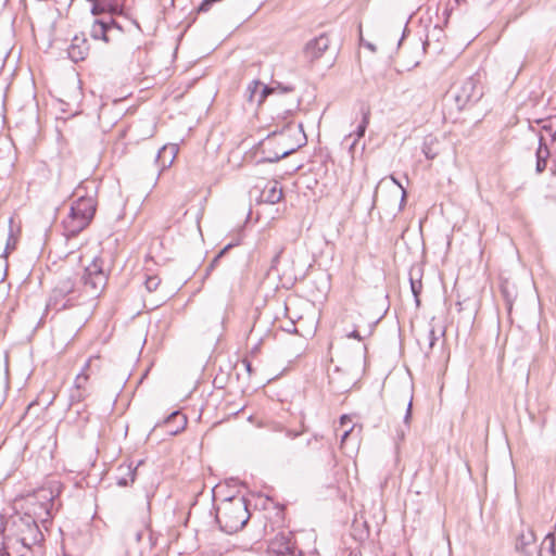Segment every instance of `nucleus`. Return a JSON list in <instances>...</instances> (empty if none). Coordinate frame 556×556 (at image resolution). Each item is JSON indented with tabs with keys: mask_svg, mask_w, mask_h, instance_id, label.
<instances>
[{
	"mask_svg": "<svg viewBox=\"0 0 556 556\" xmlns=\"http://www.w3.org/2000/svg\"><path fill=\"white\" fill-rule=\"evenodd\" d=\"M110 273L109 260L101 254L93 256L79 278L65 276L58 279L47 307L60 312L96 300L104 290Z\"/></svg>",
	"mask_w": 556,
	"mask_h": 556,
	"instance_id": "obj_1",
	"label": "nucleus"
},
{
	"mask_svg": "<svg viewBox=\"0 0 556 556\" xmlns=\"http://www.w3.org/2000/svg\"><path fill=\"white\" fill-rule=\"evenodd\" d=\"M45 535L30 514L0 515V549L7 556H37L42 553Z\"/></svg>",
	"mask_w": 556,
	"mask_h": 556,
	"instance_id": "obj_2",
	"label": "nucleus"
},
{
	"mask_svg": "<svg viewBox=\"0 0 556 556\" xmlns=\"http://www.w3.org/2000/svg\"><path fill=\"white\" fill-rule=\"evenodd\" d=\"M250 501L244 495L226 496L215 507V520L220 531L233 534L242 530L251 518Z\"/></svg>",
	"mask_w": 556,
	"mask_h": 556,
	"instance_id": "obj_3",
	"label": "nucleus"
},
{
	"mask_svg": "<svg viewBox=\"0 0 556 556\" xmlns=\"http://www.w3.org/2000/svg\"><path fill=\"white\" fill-rule=\"evenodd\" d=\"M276 138L278 139L277 146L280 149V152L263 156L260 162L276 163L298 151L301 147L306 144L307 140L303 130V125H294L292 122H288L281 130H274L270 132L266 140H268V143H273Z\"/></svg>",
	"mask_w": 556,
	"mask_h": 556,
	"instance_id": "obj_4",
	"label": "nucleus"
},
{
	"mask_svg": "<svg viewBox=\"0 0 556 556\" xmlns=\"http://www.w3.org/2000/svg\"><path fill=\"white\" fill-rule=\"evenodd\" d=\"M97 212V199L93 195H79L73 201L70 212L62 220L66 238L76 237L92 222Z\"/></svg>",
	"mask_w": 556,
	"mask_h": 556,
	"instance_id": "obj_5",
	"label": "nucleus"
},
{
	"mask_svg": "<svg viewBox=\"0 0 556 556\" xmlns=\"http://www.w3.org/2000/svg\"><path fill=\"white\" fill-rule=\"evenodd\" d=\"M63 491V484L60 481H49L43 486L35 490L33 494H28V501L34 498L45 511L46 517L41 518L42 526L47 529L52 523L54 501Z\"/></svg>",
	"mask_w": 556,
	"mask_h": 556,
	"instance_id": "obj_6",
	"label": "nucleus"
},
{
	"mask_svg": "<svg viewBox=\"0 0 556 556\" xmlns=\"http://www.w3.org/2000/svg\"><path fill=\"white\" fill-rule=\"evenodd\" d=\"M482 86L477 76H469L456 83L450 90L457 110L465 109L468 104L476 103L482 97Z\"/></svg>",
	"mask_w": 556,
	"mask_h": 556,
	"instance_id": "obj_7",
	"label": "nucleus"
},
{
	"mask_svg": "<svg viewBox=\"0 0 556 556\" xmlns=\"http://www.w3.org/2000/svg\"><path fill=\"white\" fill-rule=\"evenodd\" d=\"M188 419L180 410L170 413L165 419L155 424L148 435V441L157 440L159 437L166 434L169 437L176 435L187 426Z\"/></svg>",
	"mask_w": 556,
	"mask_h": 556,
	"instance_id": "obj_8",
	"label": "nucleus"
},
{
	"mask_svg": "<svg viewBox=\"0 0 556 556\" xmlns=\"http://www.w3.org/2000/svg\"><path fill=\"white\" fill-rule=\"evenodd\" d=\"M266 552L268 556H302L294 536L283 532L269 540Z\"/></svg>",
	"mask_w": 556,
	"mask_h": 556,
	"instance_id": "obj_9",
	"label": "nucleus"
},
{
	"mask_svg": "<svg viewBox=\"0 0 556 556\" xmlns=\"http://www.w3.org/2000/svg\"><path fill=\"white\" fill-rule=\"evenodd\" d=\"M89 51L90 45L85 33L75 35L67 48L68 58L75 63L86 60Z\"/></svg>",
	"mask_w": 556,
	"mask_h": 556,
	"instance_id": "obj_10",
	"label": "nucleus"
},
{
	"mask_svg": "<svg viewBox=\"0 0 556 556\" xmlns=\"http://www.w3.org/2000/svg\"><path fill=\"white\" fill-rule=\"evenodd\" d=\"M144 463L143 459H139L136 462L129 460L121 464L117 467L116 481L119 486H128L132 483L137 476V470L140 465Z\"/></svg>",
	"mask_w": 556,
	"mask_h": 556,
	"instance_id": "obj_11",
	"label": "nucleus"
},
{
	"mask_svg": "<svg viewBox=\"0 0 556 556\" xmlns=\"http://www.w3.org/2000/svg\"><path fill=\"white\" fill-rule=\"evenodd\" d=\"M330 40L328 36L320 35L309 40L304 48V54L309 61L319 59L329 48Z\"/></svg>",
	"mask_w": 556,
	"mask_h": 556,
	"instance_id": "obj_12",
	"label": "nucleus"
},
{
	"mask_svg": "<svg viewBox=\"0 0 556 556\" xmlns=\"http://www.w3.org/2000/svg\"><path fill=\"white\" fill-rule=\"evenodd\" d=\"M445 37L443 29L435 25L431 30H428L426 39L422 42V48L427 52L431 50L433 53H440L443 50L442 39Z\"/></svg>",
	"mask_w": 556,
	"mask_h": 556,
	"instance_id": "obj_13",
	"label": "nucleus"
},
{
	"mask_svg": "<svg viewBox=\"0 0 556 556\" xmlns=\"http://www.w3.org/2000/svg\"><path fill=\"white\" fill-rule=\"evenodd\" d=\"M445 333L444 329L437 330L435 327L432 324H429L427 329L424 333L419 336L417 339V342L420 346V349L426 353L429 354L430 351L435 345L437 341L440 337H443Z\"/></svg>",
	"mask_w": 556,
	"mask_h": 556,
	"instance_id": "obj_14",
	"label": "nucleus"
},
{
	"mask_svg": "<svg viewBox=\"0 0 556 556\" xmlns=\"http://www.w3.org/2000/svg\"><path fill=\"white\" fill-rule=\"evenodd\" d=\"M554 156L547 139L544 135H541L539 138V147L535 152L536 157V164H535V172L536 174H542L547 166V161L549 157Z\"/></svg>",
	"mask_w": 556,
	"mask_h": 556,
	"instance_id": "obj_15",
	"label": "nucleus"
},
{
	"mask_svg": "<svg viewBox=\"0 0 556 556\" xmlns=\"http://www.w3.org/2000/svg\"><path fill=\"white\" fill-rule=\"evenodd\" d=\"M361 115H362V121L361 123L358 124L356 130H355V138L352 140V142L349 144V152L351 154H353V151H354V148L357 143V141L365 136V132H366V129L369 125V122H370V116H371V110L369 108V105L367 104H362L361 105Z\"/></svg>",
	"mask_w": 556,
	"mask_h": 556,
	"instance_id": "obj_16",
	"label": "nucleus"
},
{
	"mask_svg": "<svg viewBox=\"0 0 556 556\" xmlns=\"http://www.w3.org/2000/svg\"><path fill=\"white\" fill-rule=\"evenodd\" d=\"M535 542V535L533 531L529 530L528 532H521L517 536L515 549L521 556H532L533 555V545Z\"/></svg>",
	"mask_w": 556,
	"mask_h": 556,
	"instance_id": "obj_17",
	"label": "nucleus"
},
{
	"mask_svg": "<svg viewBox=\"0 0 556 556\" xmlns=\"http://www.w3.org/2000/svg\"><path fill=\"white\" fill-rule=\"evenodd\" d=\"M283 192L281 187H279L278 181H273L267 184L262 193H261V202L267 204H276L282 199Z\"/></svg>",
	"mask_w": 556,
	"mask_h": 556,
	"instance_id": "obj_18",
	"label": "nucleus"
},
{
	"mask_svg": "<svg viewBox=\"0 0 556 556\" xmlns=\"http://www.w3.org/2000/svg\"><path fill=\"white\" fill-rule=\"evenodd\" d=\"M422 270L419 267H413L409 270V285H410V291L414 295L416 306L419 307L420 305V293L422 291Z\"/></svg>",
	"mask_w": 556,
	"mask_h": 556,
	"instance_id": "obj_19",
	"label": "nucleus"
},
{
	"mask_svg": "<svg viewBox=\"0 0 556 556\" xmlns=\"http://www.w3.org/2000/svg\"><path fill=\"white\" fill-rule=\"evenodd\" d=\"M501 293L505 301L506 309H507L508 314H510L513 311L514 302L517 298L516 288L514 285L509 283L508 281H504L501 283Z\"/></svg>",
	"mask_w": 556,
	"mask_h": 556,
	"instance_id": "obj_20",
	"label": "nucleus"
},
{
	"mask_svg": "<svg viewBox=\"0 0 556 556\" xmlns=\"http://www.w3.org/2000/svg\"><path fill=\"white\" fill-rule=\"evenodd\" d=\"M370 535L369 525L367 521L358 522L355 520L352 525V536L358 542H365Z\"/></svg>",
	"mask_w": 556,
	"mask_h": 556,
	"instance_id": "obj_21",
	"label": "nucleus"
},
{
	"mask_svg": "<svg viewBox=\"0 0 556 556\" xmlns=\"http://www.w3.org/2000/svg\"><path fill=\"white\" fill-rule=\"evenodd\" d=\"M146 530H147V541L142 543V546H140V554L142 555L144 552L152 551L157 545V540L160 534L152 530L151 525L149 522H146Z\"/></svg>",
	"mask_w": 556,
	"mask_h": 556,
	"instance_id": "obj_22",
	"label": "nucleus"
},
{
	"mask_svg": "<svg viewBox=\"0 0 556 556\" xmlns=\"http://www.w3.org/2000/svg\"><path fill=\"white\" fill-rule=\"evenodd\" d=\"M438 144L437 138L432 136H428L425 138L422 143V153L425 154L427 160H434L439 154V151L434 148Z\"/></svg>",
	"mask_w": 556,
	"mask_h": 556,
	"instance_id": "obj_23",
	"label": "nucleus"
},
{
	"mask_svg": "<svg viewBox=\"0 0 556 556\" xmlns=\"http://www.w3.org/2000/svg\"><path fill=\"white\" fill-rule=\"evenodd\" d=\"M88 395H89L88 389L73 386L70 389V395H68L70 406L84 402L88 397Z\"/></svg>",
	"mask_w": 556,
	"mask_h": 556,
	"instance_id": "obj_24",
	"label": "nucleus"
},
{
	"mask_svg": "<svg viewBox=\"0 0 556 556\" xmlns=\"http://www.w3.org/2000/svg\"><path fill=\"white\" fill-rule=\"evenodd\" d=\"M538 123L542 124L541 126V135H544L547 139V141L549 140L552 146L554 147V144L556 143V129H554V125H553V121L552 119H544V121H538ZM555 153H556V149H555Z\"/></svg>",
	"mask_w": 556,
	"mask_h": 556,
	"instance_id": "obj_25",
	"label": "nucleus"
},
{
	"mask_svg": "<svg viewBox=\"0 0 556 556\" xmlns=\"http://www.w3.org/2000/svg\"><path fill=\"white\" fill-rule=\"evenodd\" d=\"M262 84L260 80H252L245 89V98L251 103H256V99L260 92Z\"/></svg>",
	"mask_w": 556,
	"mask_h": 556,
	"instance_id": "obj_26",
	"label": "nucleus"
},
{
	"mask_svg": "<svg viewBox=\"0 0 556 556\" xmlns=\"http://www.w3.org/2000/svg\"><path fill=\"white\" fill-rule=\"evenodd\" d=\"M239 242H235V243H228L226 244L215 256L214 258L212 260V262L210 263V265L206 267V275H208L218 264L219 260L226 254V252L228 250H230L231 248L238 245Z\"/></svg>",
	"mask_w": 556,
	"mask_h": 556,
	"instance_id": "obj_27",
	"label": "nucleus"
},
{
	"mask_svg": "<svg viewBox=\"0 0 556 556\" xmlns=\"http://www.w3.org/2000/svg\"><path fill=\"white\" fill-rule=\"evenodd\" d=\"M271 88H274L275 93L283 94V93H291L295 90V87L293 85H283L280 81L273 80L271 81Z\"/></svg>",
	"mask_w": 556,
	"mask_h": 556,
	"instance_id": "obj_28",
	"label": "nucleus"
},
{
	"mask_svg": "<svg viewBox=\"0 0 556 556\" xmlns=\"http://www.w3.org/2000/svg\"><path fill=\"white\" fill-rule=\"evenodd\" d=\"M261 87H262V89L260 90L257 99H256L257 105H261L269 94L275 93L274 88H271V85H269V86L262 85Z\"/></svg>",
	"mask_w": 556,
	"mask_h": 556,
	"instance_id": "obj_29",
	"label": "nucleus"
},
{
	"mask_svg": "<svg viewBox=\"0 0 556 556\" xmlns=\"http://www.w3.org/2000/svg\"><path fill=\"white\" fill-rule=\"evenodd\" d=\"M161 283V279L156 275L147 276L144 286L149 292L155 291Z\"/></svg>",
	"mask_w": 556,
	"mask_h": 556,
	"instance_id": "obj_30",
	"label": "nucleus"
},
{
	"mask_svg": "<svg viewBox=\"0 0 556 556\" xmlns=\"http://www.w3.org/2000/svg\"><path fill=\"white\" fill-rule=\"evenodd\" d=\"M88 380H89V375L88 374H84V370H80L76 375L73 386L79 387V388L81 387L84 389H88Z\"/></svg>",
	"mask_w": 556,
	"mask_h": 556,
	"instance_id": "obj_31",
	"label": "nucleus"
},
{
	"mask_svg": "<svg viewBox=\"0 0 556 556\" xmlns=\"http://www.w3.org/2000/svg\"><path fill=\"white\" fill-rule=\"evenodd\" d=\"M283 252V248H279L271 258L269 271H274L279 275L278 264Z\"/></svg>",
	"mask_w": 556,
	"mask_h": 556,
	"instance_id": "obj_32",
	"label": "nucleus"
},
{
	"mask_svg": "<svg viewBox=\"0 0 556 556\" xmlns=\"http://www.w3.org/2000/svg\"><path fill=\"white\" fill-rule=\"evenodd\" d=\"M548 543V547H547V551L548 553L552 555V556H555L556 554V538H555V534L549 532L546 534L545 539H544V543Z\"/></svg>",
	"mask_w": 556,
	"mask_h": 556,
	"instance_id": "obj_33",
	"label": "nucleus"
},
{
	"mask_svg": "<svg viewBox=\"0 0 556 556\" xmlns=\"http://www.w3.org/2000/svg\"><path fill=\"white\" fill-rule=\"evenodd\" d=\"M16 242H17V239L13 235V230L11 228L10 232H9V236H8L4 253L8 254L10 251H13L16 248Z\"/></svg>",
	"mask_w": 556,
	"mask_h": 556,
	"instance_id": "obj_34",
	"label": "nucleus"
},
{
	"mask_svg": "<svg viewBox=\"0 0 556 556\" xmlns=\"http://www.w3.org/2000/svg\"><path fill=\"white\" fill-rule=\"evenodd\" d=\"M147 534V530H146V525L143 526L142 529H138V530H135L132 532V535H134V539L135 541L138 543V544H141L144 542L143 541V538L144 535Z\"/></svg>",
	"mask_w": 556,
	"mask_h": 556,
	"instance_id": "obj_35",
	"label": "nucleus"
},
{
	"mask_svg": "<svg viewBox=\"0 0 556 556\" xmlns=\"http://www.w3.org/2000/svg\"><path fill=\"white\" fill-rule=\"evenodd\" d=\"M412 406H413V403H412V399H410L408 404H407L406 413H405V416H404V427H405V429L409 428V420L412 418Z\"/></svg>",
	"mask_w": 556,
	"mask_h": 556,
	"instance_id": "obj_36",
	"label": "nucleus"
},
{
	"mask_svg": "<svg viewBox=\"0 0 556 556\" xmlns=\"http://www.w3.org/2000/svg\"><path fill=\"white\" fill-rule=\"evenodd\" d=\"M271 143H268V140H266V142H264L262 144V153L264 154V156H267L269 154H274L275 152H280V149H278L277 151H275L274 149H271L269 146Z\"/></svg>",
	"mask_w": 556,
	"mask_h": 556,
	"instance_id": "obj_37",
	"label": "nucleus"
},
{
	"mask_svg": "<svg viewBox=\"0 0 556 556\" xmlns=\"http://www.w3.org/2000/svg\"><path fill=\"white\" fill-rule=\"evenodd\" d=\"M355 425H352L349 429H345L341 435V447H343L346 439L354 432Z\"/></svg>",
	"mask_w": 556,
	"mask_h": 556,
	"instance_id": "obj_38",
	"label": "nucleus"
},
{
	"mask_svg": "<svg viewBox=\"0 0 556 556\" xmlns=\"http://www.w3.org/2000/svg\"><path fill=\"white\" fill-rule=\"evenodd\" d=\"M348 338L356 339L358 341L363 340V337L359 334L358 330L354 329L346 334Z\"/></svg>",
	"mask_w": 556,
	"mask_h": 556,
	"instance_id": "obj_39",
	"label": "nucleus"
},
{
	"mask_svg": "<svg viewBox=\"0 0 556 556\" xmlns=\"http://www.w3.org/2000/svg\"><path fill=\"white\" fill-rule=\"evenodd\" d=\"M242 364H243V366H244V368H245L247 372H248L249 375H252L253 369H252V364H251V362H250L248 358H243V359H242Z\"/></svg>",
	"mask_w": 556,
	"mask_h": 556,
	"instance_id": "obj_40",
	"label": "nucleus"
},
{
	"mask_svg": "<svg viewBox=\"0 0 556 556\" xmlns=\"http://www.w3.org/2000/svg\"><path fill=\"white\" fill-rule=\"evenodd\" d=\"M406 197H407V192L405 190V188H402V194H401V201H400V210H403L405 203H406Z\"/></svg>",
	"mask_w": 556,
	"mask_h": 556,
	"instance_id": "obj_41",
	"label": "nucleus"
},
{
	"mask_svg": "<svg viewBox=\"0 0 556 556\" xmlns=\"http://www.w3.org/2000/svg\"><path fill=\"white\" fill-rule=\"evenodd\" d=\"M239 483H240V482H239V479H238V478H233V477H231V478L226 479V484H227L228 486H236V485H237V484H239Z\"/></svg>",
	"mask_w": 556,
	"mask_h": 556,
	"instance_id": "obj_42",
	"label": "nucleus"
},
{
	"mask_svg": "<svg viewBox=\"0 0 556 556\" xmlns=\"http://www.w3.org/2000/svg\"><path fill=\"white\" fill-rule=\"evenodd\" d=\"M352 421L351 417L349 415H342L340 417V425L341 426H346L348 424H350Z\"/></svg>",
	"mask_w": 556,
	"mask_h": 556,
	"instance_id": "obj_43",
	"label": "nucleus"
},
{
	"mask_svg": "<svg viewBox=\"0 0 556 556\" xmlns=\"http://www.w3.org/2000/svg\"><path fill=\"white\" fill-rule=\"evenodd\" d=\"M285 330H286V331H288V332H290V333H296V332H298V330H296V328H295V326H294V323H293V321H291V323H290V326H288L287 328H285Z\"/></svg>",
	"mask_w": 556,
	"mask_h": 556,
	"instance_id": "obj_44",
	"label": "nucleus"
},
{
	"mask_svg": "<svg viewBox=\"0 0 556 556\" xmlns=\"http://www.w3.org/2000/svg\"><path fill=\"white\" fill-rule=\"evenodd\" d=\"M90 363H91V357L86 361L85 365L81 368V370H84V374H87L88 369L90 368Z\"/></svg>",
	"mask_w": 556,
	"mask_h": 556,
	"instance_id": "obj_45",
	"label": "nucleus"
},
{
	"mask_svg": "<svg viewBox=\"0 0 556 556\" xmlns=\"http://www.w3.org/2000/svg\"><path fill=\"white\" fill-rule=\"evenodd\" d=\"M390 179H391V180H392V182H393L394 185H396L401 190H402V188H404V187L402 186V184H401V182H400V181H399L394 176H392V175H391V176H390Z\"/></svg>",
	"mask_w": 556,
	"mask_h": 556,
	"instance_id": "obj_46",
	"label": "nucleus"
},
{
	"mask_svg": "<svg viewBox=\"0 0 556 556\" xmlns=\"http://www.w3.org/2000/svg\"><path fill=\"white\" fill-rule=\"evenodd\" d=\"M404 435H405V430H404V429H401V430L397 432V437H399L400 439H403V438H404Z\"/></svg>",
	"mask_w": 556,
	"mask_h": 556,
	"instance_id": "obj_47",
	"label": "nucleus"
},
{
	"mask_svg": "<svg viewBox=\"0 0 556 556\" xmlns=\"http://www.w3.org/2000/svg\"><path fill=\"white\" fill-rule=\"evenodd\" d=\"M366 47H367L368 49H370L371 51H376L375 46H374L372 43H370V42H367V43H366Z\"/></svg>",
	"mask_w": 556,
	"mask_h": 556,
	"instance_id": "obj_48",
	"label": "nucleus"
},
{
	"mask_svg": "<svg viewBox=\"0 0 556 556\" xmlns=\"http://www.w3.org/2000/svg\"><path fill=\"white\" fill-rule=\"evenodd\" d=\"M548 146H549V148H551V150H552V152H553L554 156L556 157V153H555L556 143H555V144H554V147H553V146H552V143L549 142V143H548Z\"/></svg>",
	"mask_w": 556,
	"mask_h": 556,
	"instance_id": "obj_49",
	"label": "nucleus"
},
{
	"mask_svg": "<svg viewBox=\"0 0 556 556\" xmlns=\"http://www.w3.org/2000/svg\"><path fill=\"white\" fill-rule=\"evenodd\" d=\"M130 23L139 30H141L140 25L137 23V21H130Z\"/></svg>",
	"mask_w": 556,
	"mask_h": 556,
	"instance_id": "obj_50",
	"label": "nucleus"
},
{
	"mask_svg": "<svg viewBox=\"0 0 556 556\" xmlns=\"http://www.w3.org/2000/svg\"><path fill=\"white\" fill-rule=\"evenodd\" d=\"M353 135L350 134L349 136H346L343 140V143H348L350 139H352Z\"/></svg>",
	"mask_w": 556,
	"mask_h": 556,
	"instance_id": "obj_51",
	"label": "nucleus"
},
{
	"mask_svg": "<svg viewBox=\"0 0 556 556\" xmlns=\"http://www.w3.org/2000/svg\"><path fill=\"white\" fill-rule=\"evenodd\" d=\"M377 193H378V186L376 187L375 192H374V200H372V204L374 205H375V202H376Z\"/></svg>",
	"mask_w": 556,
	"mask_h": 556,
	"instance_id": "obj_52",
	"label": "nucleus"
},
{
	"mask_svg": "<svg viewBox=\"0 0 556 556\" xmlns=\"http://www.w3.org/2000/svg\"><path fill=\"white\" fill-rule=\"evenodd\" d=\"M35 406V403H30L28 406H27V409H26V414H28L31 408Z\"/></svg>",
	"mask_w": 556,
	"mask_h": 556,
	"instance_id": "obj_53",
	"label": "nucleus"
},
{
	"mask_svg": "<svg viewBox=\"0 0 556 556\" xmlns=\"http://www.w3.org/2000/svg\"><path fill=\"white\" fill-rule=\"evenodd\" d=\"M350 556H362V554H361V553H357V552L352 551V552L350 553Z\"/></svg>",
	"mask_w": 556,
	"mask_h": 556,
	"instance_id": "obj_54",
	"label": "nucleus"
},
{
	"mask_svg": "<svg viewBox=\"0 0 556 556\" xmlns=\"http://www.w3.org/2000/svg\"><path fill=\"white\" fill-rule=\"evenodd\" d=\"M292 112H293L292 110H287L285 113H286L287 115H292Z\"/></svg>",
	"mask_w": 556,
	"mask_h": 556,
	"instance_id": "obj_55",
	"label": "nucleus"
},
{
	"mask_svg": "<svg viewBox=\"0 0 556 556\" xmlns=\"http://www.w3.org/2000/svg\"><path fill=\"white\" fill-rule=\"evenodd\" d=\"M509 457H510V462H511V464H514L513 453H509Z\"/></svg>",
	"mask_w": 556,
	"mask_h": 556,
	"instance_id": "obj_56",
	"label": "nucleus"
},
{
	"mask_svg": "<svg viewBox=\"0 0 556 556\" xmlns=\"http://www.w3.org/2000/svg\"><path fill=\"white\" fill-rule=\"evenodd\" d=\"M15 456H16V459H18L23 456V454H15Z\"/></svg>",
	"mask_w": 556,
	"mask_h": 556,
	"instance_id": "obj_57",
	"label": "nucleus"
},
{
	"mask_svg": "<svg viewBox=\"0 0 556 556\" xmlns=\"http://www.w3.org/2000/svg\"><path fill=\"white\" fill-rule=\"evenodd\" d=\"M0 556H7L2 549H0Z\"/></svg>",
	"mask_w": 556,
	"mask_h": 556,
	"instance_id": "obj_58",
	"label": "nucleus"
},
{
	"mask_svg": "<svg viewBox=\"0 0 556 556\" xmlns=\"http://www.w3.org/2000/svg\"><path fill=\"white\" fill-rule=\"evenodd\" d=\"M299 103H300V100H299V99H296V100H295V106H298V105H299Z\"/></svg>",
	"mask_w": 556,
	"mask_h": 556,
	"instance_id": "obj_59",
	"label": "nucleus"
},
{
	"mask_svg": "<svg viewBox=\"0 0 556 556\" xmlns=\"http://www.w3.org/2000/svg\"><path fill=\"white\" fill-rule=\"evenodd\" d=\"M457 3H459L462 0H455Z\"/></svg>",
	"mask_w": 556,
	"mask_h": 556,
	"instance_id": "obj_60",
	"label": "nucleus"
}]
</instances>
